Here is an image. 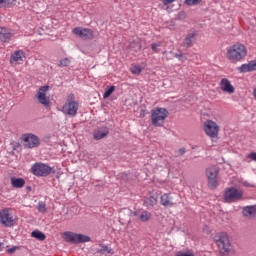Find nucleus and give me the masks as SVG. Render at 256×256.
Returning <instances> with one entry per match:
<instances>
[{
	"mask_svg": "<svg viewBox=\"0 0 256 256\" xmlns=\"http://www.w3.org/2000/svg\"><path fill=\"white\" fill-rule=\"evenodd\" d=\"M216 245L220 251L221 256H235L229 236L227 233H221L215 237Z\"/></svg>",
	"mask_w": 256,
	"mask_h": 256,
	"instance_id": "obj_1",
	"label": "nucleus"
},
{
	"mask_svg": "<svg viewBox=\"0 0 256 256\" xmlns=\"http://www.w3.org/2000/svg\"><path fill=\"white\" fill-rule=\"evenodd\" d=\"M226 55L229 61H243L247 57V47L241 43L234 44L228 48Z\"/></svg>",
	"mask_w": 256,
	"mask_h": 256,
	"instance_id": "obj_2",
	"label": "nucleus"
},
{
	"mask_svg": "<svg viewBox=\"0 0 256 256\" xmlns=\"http://www.w3.org/2000/svg\"><path fill=\"white\" fill-rule=\"evenodd\" d=\"M169 117V111L166 108H156L151 110V123L153 127H163L165 125V119Z\"/></svg>",
	"mask_w": 256,
	"mask_h": 256,
	"instance_id": "obj_3",
	"label": "nucleus"
},
{
	"mask_svg": "<svg viewBox=\"0 0 256 256\" xmlns=\"http://www.w3.org/2000/svg\"><path fill=\"white\" fill-rule=\"evenodd\" d=\"M63 239H65L67 243H72L73 245L79 243H89V241H91V238L89 236L84 234H77L71 231L64 232Z\"/></svg>",
	"mask_w": 256,
	"mask_h": 256,
	"instance_id": "obj_4",
	"label": "nucleus"
},
{
	"mask_svg": "<svg viewBox=\"0 0 256 256\" xmlns=\"http://www.w3.org/2000/svg\"><path fill=\"white\" fill-rule=\"evenodd\" d=\"M11 209L5 208L0 210V223L3 227H13L17 225V217L11 215Z\"/></svg>",
	"mask_w": 256,
	"mask_h": 256,
	"instance_id": "obj_5",
	"label": "nucleus"
},
{
	"mask_svg": "<svg viewBox=\"0 0 256 256\" xmlns=\"http://www.w3.org/2000/svg\"><path fill=\"white\" fill-rule=\"evenodd\" d=\"M60 111L68 117H77V111H79V101L67 100Z\"/></svg>",
	"mask_w": 256,
	"mask_h": 256,
	"instance_id": "obj_6",
	"label": "nucleus"
},
{
	"mask_svg": "<svg viewBox=\"0 0 256 256\" xmlns=\"http://www.w3.org/2000/svg\"><path fill=\"white\" fill-rule=\"evenodd\" d=\"M31 170L33 175H36V177H47L48 175H51V171H53V168L44 163H35L31 167Z\"/></svg>",
	"mask_w": 256,
	"mask_h": 256,
	"instance_id": "obj_7",
	"label": "nucleus"
},
{
	"mask_svg": "<svg viewBox=\"0 0 256 256\" xmlns=\"http://www.w3.org/2000/svg\"><path fill=\"white\" fill-rule=\"evenodd\" d=\"M243 197V191L235 187L228 188L224 193L225 203H234Z\"/></svg>",
	"mask_w": 256,
	"mask_h": 256,
	"instance_id": "obj_8",
	"label": "nucleus"
},
{
	"mask_svg": "<svg viewBox=\"0 0 256 256\" xmlns=\"http://www.w3.org/2000/svg\"><path fill=\"white\" fill-rule=\"evenodd\" d=\"M23 141L24 146L27 147V149H33L41 145V140L37 137V135L32 133L24 134Z\"/></svg>",
	"mask_w": 256,
	"mask_h": 256,
	"instance_id": "obj_9",
	"label": "nucleus"
},
{
	"mask_svg": "<svg viewBox=\"0 0 256 256\" xmlns=\"http://www.w3.org/2000/svg\"><path fill=\"white\" fill-rule=\"evenodd\" d=\"M204 132L208 137L213 139L219 135V125H217L213 120H207L204 122Z\"/></svg>",
	"mask_w": 256,
	"mask_h": 256,
	"instance_id": "obj_10",
	"label": "nucleus"
},
{
	"mask_svg": "<svg viewBox=\"0 0 256 256\" xmlns=\"http://www.w3.org/2000/svg\"><path fill=\"white\" fill-rule=\"evenodd\" d=\"M72 33H74L76 37H79V39H95V34L93 33V30L89 28L76 27L72 30Z\"/></svg>",
	"mask_w": 256,
	"mask_h": 256,
	"instance_id": "obj_11",
	"label": "nucleus"
},
{
	"mask_svg": "<svg viewBox=\"0 0 256 256\" xmlns=\"http://www.w3.org/2000/svg\"><path fill=\"white\" fill-rule=\"evenodd\" d=\"M49 91V86H42L39 88L38 93L36 94V98L41 105L44 107H50L51 100L47 97V92Z\"/></svg>",
	"mask_w": 256,
	"mask_h": 256,
	"instance_id": "obj_12",
	"label": "nucleus"
},
{
	"mask_svg": "<svg viewBox=\"0 0 256 256\" xmlns=\"http://www.w3.org/2000/svg\"><path fill=\"white\" fill-rule=\"evenodd\" d=\"M109 135V128L107 126H101L94 130L93 137L95 141H101V139H105Z\"/></svg>",
	"mask_w": 256,
	"mask_h": 256,
	"instance_id": "obj_13",
	"label": "nucleus"
},
{
	"mask_svg": "<svg viewBox=\"0 0 256 256\" xmlns=\"http://www.w3.org/2000/svg\"><path fill=\"white\" fill-rule=\"evenodd\" d=\"M220 89L224 93H228V95H233V93H235V87L231 85V81L227 78H223L220 81Z\"/></svg>",
	"mask_w": 256,
	"mask_h": 256,
	"instance_id": "obj_14",
	"label": "nucleus"
},
{
	"mask_svg": "<svg viewBox=\"0 0 256 256\" xmlns=\"http://www.w3.org/2000/svg\"><path fill=\"white\" fill-rule=\"evenodd\" d=\"M197 41V33L196 32H190L186 35L182 47H186V49H189V47H193V44Z\"/></svg>",
	"mask_w": 256,
	"mask_h": 256,
	"instance_id": "obj_15",
	"label": "nucleus"
},
{
	"mask_svg": "<svg viewBox=\"0 0 256 256\" xmlns=\"http://www.w3.org/2000/svg\"><path fill=\"white\" fill-rule=\"evenodd\" d=\"M239 73H251V71H256V60H252L247 64H242L238 67Z\"/></svg>",
	"mask_w": 256,
	"mask_h": 256,
	"instance_id": "obj_16",
	"label": "nucleus"
},
{
	"mask_svg": "<svg viewBox=\"0 0 256 256\" xmlns=\"http://www.w3.org/2000/svg\"><path fill=\"white\" fill-rule=\"evenodd\" d=\"M160 204L163 207H173V205H175V203H173V198L170 197V195L168 193H164L160 197Z\"/></svg>",
	"mask_w": 256,
	"mask_h": 256,
	"instance_id": "obj_17",
	"label": "nucleus"
},
{
	"mask_svg": "<svg viewBox=\"0 0 256 256\" xmlns=\"http://www.w3.org/2000/svg\"><path fill=\"white\" fill-rule=\"evenodd\" d=\"M13 37V33H11V30L5 28V27H0V39L4 43H7Z\"/></svg>",
	"mask_w": 256,
	"mask_h": 256,
	"instance_id": "obj_18",
	"label": "nucleus"
},
{
	"mask_svg": "<svg viewBox=\"0 0 256 256\" xmlns=\"http://www.w3.org/2000/svg\"><path fill=\"white\" fill-rule=\"evenodd\" d=\"M218 175H219V167L212 166V167L206 169L207 179H217Z\"/></svg>",
	"mask_w": 256,
	"mask_h": 256,
	"instance_id": "obj_19",
	"label": "nucleus"
},
{
	"mask_svg": "<svg viewBox=\"0 0 256 256\" xmlns=\"http://www.w3.org/2000/svg\"><path fill=\"white\" fill-rule=\"evenodd\" d=\"M159 199V196L157 194H153L152 196L144 199V205L149 209V207H154V205H157V200Z\"/></svg>",
	"mask_w": 256,
	"mask_h": 256,
	"instance_id": "obj_20",
	"label": "nucleus"
},
{
	"mask_svg": "<svg viewBox=\"0 0 256 256\" xmlns=\"http://www.w3.org/2000/svg\"><path fill=\"white\" fill-rule=\"evenodd\" d=\"M10 181L12 187H14L15 189H21L22 187H25V179L23 178L12 177Z\"/></svg>",
	"mask_w": 256,
	"mask_h": 256,
	"instance_id": "obj_21",
	"label": "nucleus"
},
{
	"mask_svg": "<svg viewBox=\"0 0 256 256\" xmlns=\"http://www.w3.org/2000/svg\"><path fill=\"white\" fill-rule=\"evenodd\" d=\"M244 217H255L256 207L255 206H246L242 211Z\"/></svg>",
	"mask_w": 256,
	"mask_h": 256,
	"instance_id": "obj_22",
	"label": "nucleus"
},
{
	"mask_svg": "<svg viewBox=\"0 0 256 256\" xmlns=\"http://www.w3.org/2000/svg\"><path fill=\"white\" fill-rule=\"evenodd\" d=\"M23 57H25V52L22 50L16 51L11 56V61H14L16 63H21L23 61Z\"/></svg>",
	"mask_w": 256,
	"mask_h": 256,
	"instance_id": "obj_23",
	"label": "nucleus"
},
{
	"mask_svg": "<svg viewBox=\"0 0 256 256\" xmlns=\"http://www.w3.org/2000/svg\"><path fill=\"white\" fill-rule=\"evenodd\" d=\"M31 236L34 237V239H38V241H45V239H47V236H45V234L39 230L33 231Z\"/></svg>",
	"mask_w": 256,
	"mask_h": 256,
	"instance_id": "obj_24",
	"label": "nucleus"
},
{
	"mask_svg": "<svg viewBox=\"0 0 256 256\" xmlns=\"http://www.w3.org/2000/svg\"><path fill=\"white\" fill-rule=\"evenodd\" d=\"M97 253H100V255H113V249L108 246H101V249L97 250Z\"/></svg>",
	"mask_w": 256,
	"mask_h": 256,
	"instance_id": "obj_25",
	"label": "nucleus"
},
{
	"mask_svg": "<svg viewBox=\"0 0 256 256\" xmlns=\"http://www.w3.org/2000/svg\"><path fill=\"white\" fill-rule=\"evenodd\" d=\"M130 71L133 75H141V71H143V67H141V65L134 64L130 67Z\"/></svg>",
	"mask_w": 256,
	"mask_h": 256,
	"instance_id": "obj_26",
	"label": "nucleus"
},
{
	"mask_svg": "<svg viewBox=\"0 0 256 256\" xmlns=\"http://www.w3.org/2000/svg\"><path fill=\"white\" fill-rule=\"evenodd\" d=\"M151 219V213L148 211H142L140 214V221L143 223L149 221Z\"/></svg>",
	"mask_w": 256,
	"mask_h": 256,
	"instance_id": "obj_27",
	"label": "nucleus"
},
{
	"mask_svg": "<svg viewBox=\"0 0 256 256\" xmlns=\"http://www.w3.org/2000/svg\"><path fill=\"white\" fill-rule=\"evenodd\" d=\"M159 47H161V42L151 44V50L153 51V53H160L161 49Z\"/></svg>",
	"mask_w": 256,
	"mask_h": 256,
	"instance_id": "obj_28",
	"label": "nucleus"
},
{
	"mask_svg": "<svg viewBox=\"0 0 256 256\" xmlns=\"http://www.w3.org/2000/svg\"><path fill=\"white\" fill-rule=\"evenodd\" d=\"M115 91V86H110L103 95L104 99H108V97H111V94Z\"/></svg>",
	"mask_w": 256,
	"mask_h": 256,
	"instance_id": "obj_29",
	"label": "nucleus"
},
{
	"mask_svg": "<svg viewBox=\"0 0 256 256\" xmlns=\"http://www.w3.org/2000/svg\"><path fill=\"white\" fill-rule=\"evenodd\" d=\"M208 186L210 189L217 188V178H208Z\"/></svg>",
	"mask_w": 256,
	"mask_h": 256,
	"instance_id": "obj_30",
	"label": "nucleus"
},
{
	"mask_svg": "<svg viewBox=\"0 0 256 256\" xmlns=\"http://www.w3.org/2000/svg\"><path fill=\"white\" fill-rule=\"evenodd\" d=\"M71 65V60L69 58H64L59 61V67H69Z\"/></svg>",
	"mask_w": 256,
	"mask_h": 256,
	"instance_id": "obj_31",
	"label": "nucleus"
},
{
	"mask_svg": "<svg viewBox=\"0 0 256 256\" xmlns=\"http://www.w3.org/2000/svg\"><path fill=\"white\" fill-rule=\"evenodd\" d=\"M38 211L39 213H47V205L44 202L38 203Z\"/></svg>",
	"mask_w": 256,
	"mask_h": 256,
	"instance_id": "obj_32",
	"label": "nucleus"
},
{
	"mask_svg": "<svg viewBox=\"0 0 256 256\" xmlns=\"http://www.w3.org/2000/svg\"><path fill=\"white\" fill-rule=\"evenodd\" d=\"M174 57H176V59L179 61H187V57L183 56L182 53H174Z\"/></svg>",
	"mask_w": 256,
	"mask_h": 256,
	"instance_id": "obj_33",
	"label": "nucleus"
},
{
	"mask_svg": "<svg viewBox=\"0 0 256 256\" xmlns=\"http://www.w3.org/2000/svg\"><path fill=\"white\" fill-rule=\"evenodd\" d=\"M186 5H199L201 0H185Z\"/></svg>",
	"mask_w": 256,
	"mask_h": 256,
	"instance_id": "obj_34",
	"label": "nucleus"
},
{
	"mask_svg": "<svg viewBox=\"0 0 256 256\" xmlns=\"http://www.w3.org/2000/svg\"><path fill=\"white\" fill-rule=\"evenodd\" d=\"M5 7H12V5H15V0H4Z\"/></svg>",
	"mask_w": 256,
	"mask_h": 256,
	"instance_id": "obj_35",
	"label": "nucleus"
},
{
	"mask_svg": "<svg viewBox=\"0 0 256 256\" xmlns=\"http://www.w3.org/2000/svg\"><path fill=\"white\" fill-rule=\"evenodd\" d=\"M248 158L252 161H256V152H252L248 155Z\"/></svg>",
	"mask_w": 256,
	"mask_h": 256,
	"instance_id": "obj_36",
	"label": "nucleus"
},
{
	"mask_svg": "<svg viewBox=\"0 0 256 256\" xmlns=\"http://www.w3.org/2000/svg\"><path fill=\"white\" fill-rule=\"evenodd\" d=\"M176 256H194L192 253L179 252Z\"/></svg>",
	"mask_w": 256,
	"mask_h": 256,
	"instance_id": "obj_37",
	"label": "nucleus"
},
{
	"mask_svg": "<svg viewBox=\"0 0 256 256\" xmlns=\"http://www.w3.org/2000/svg\"><path fill=\"white\" fill-rule=\"evenodd\" d=\"M185 153H187V150H185V148H180V149L178 150V155H180V156L185 155Z\"/></svg>",
	"mask_w": 256,
	"mask_h": 256,
	"instance_id": "obj_38",
	"label": "nucleus"
},
{
	"mask_svg": "<svg viewBox=\"0 0 256 256\" xmlns=\"http://www.w3.org/2000/svg\"><path fill=\"white\" fill-rule=\"evenodd\" d=\"M175 0H162L163 5H171Z\"/></svg>",
	"mask_w": 256,
	"mask_h": 256,
	"instance_id": "obj_39",
	"label": "nucleus"
},
{
	"mask_svg": "<svg viewBox=\"0 0 256 256\" xmlns=\"http://www.w3.org/2000/svg\"><path fill=\"white\" fill-rule=\"evenodd\" d=\"M7 251H8V253L13 254V253H15V247L14 248H10Z\"/></svg>",
	"mask_w": 256,
	"mask_h": 256,
	"instance_id": "obj_40",
	"label": "nucleus"
},
{
	"mask_svg": "<svg viewBox=\"0 0 256 256\" xmlns=\"http://www.w3.org/2000/svg\"><path fill=\"white\" fill-rule=\"evenodd\" d=\"M0 7H5V0H0Z\"/></svg>",
	"mask_w": 256,
	"mask_h": 256,
	"instance_id": "obj_41",
	"label": "nucleus"
},
{
	"mask_svg": "<svg viewBox=\"0 0 256 256\" xmlns=\"http://www.w3.org/2000/svg\"><path fill=\"white\" fill-rule=\"evenodd\" d=\"M74 97H75V95H73V94L70 95V98H71V99H74Z\"/></svg>",
	"mask_w": 256,
	"mask_h": 256,
	"instance_id": "obj_42",
	"label": "nucleus"
},
{
	"mask_svg": "<svg viewBox=\"0 0 256 256\" xmlns=\"http://www.w3.org/2000/svg\"><path fill=\"white\" fill-rule=\"evenodd\" d=\"M254 97L256 98V88L254 89Z\"/></svg>",
	"mask_w": 256,
	"mask_h": 256,
	"instance_id": "obj_43",
	"label": "nucleus"
},
{
	"mask_svg": "<svg viewBox=\"0 0 256 256\" xmlns=\"http://www.w3.org/2000/svg\"><path fill=\"white\" fill-rule=\"evenodd\" d=\"M3 246V243H0V251L2 250L1 247Z\"/></svg>",
	"mask_w": 256,
	"mask_h": 256,
	"instance_id": "obj_44",
	"label": "nucleus"
}]
</instances>
